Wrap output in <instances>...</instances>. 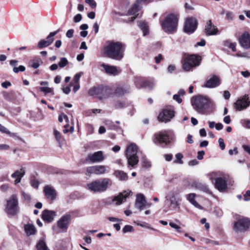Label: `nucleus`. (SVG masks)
Returning a JSON list of instances; mask_svg holds the SVG:
<instances>
[{
  "label": "nucleus",
  "mask_w": 250,
  "mask_h": 250,
  "mask_svg": "<svg viewBox=\"0 0 250 250\" xmlns=\"http://www.w3.org/2000/svg\"><path fill=\"white\" fill-rule=\"evenodd\" d=\"M125 46L120 42L106 41L103 47V52L107 58L120 61L124 56Z\"/></svg>",
  "instance_id": "nucleus-1"
},
{
  "label": "nucleus",
  "mask_w": 250,
  "mask_h": 250,
  "mask_svg": "<svg viewBox=\"0 0 250 250\" xmlns=\"http://www.w3.org/2000/svg\"><path fill=\"white\" fill-rule=\"evenodd\" d=\"M112 181L107 178H101L86 184V188L93 193H101L111 186Z\"/></svg>",
  "instance_id": "nucleus-2"
},
{
  "label": "nucleus",
  "mask_w": 250,
  "mask_h": 250,
  "mask_svg": "<svg viewBox=\"0 0 250 250\" xmlns=\"http://www.w3.org/2000/svg\"><path fill=\"white\" fill-rule=\"evenodd\" d=\"M178 18L174 14H170L167 15L161 24L163 30L167 33L172 34L177 30L178 25Z\"/></svg>",
  "instance_id": "nucleus-3"
},
{
  "label": "nucleus",
  "mask_w": 250,
  "mask_h": 250,
  "mask_svg": "<svg viewBox=\"0 0 250 250\" xmlns=\"http://www.w3.org/2000/svg\"><path fill=\"white\" fill-rule=\"evenodd\" d=\"M138 147L135 144H131L126 149V156L129 165L134 167L138 163L139 159L137 155Z\"/></svg>",
  "instance_id": "nucleus-4"
},
{
  "label": "nucleus",
  "mask_w": 250,
  "mask_h": 250,
  "mask_svg": "<svg viewBox=\"0 0 250 250\" xmlns=\"http://www.w3.org/2000/svg\"><path fill=\"white\" fill-rule=\"evenodd\" d=\"M191 104L193 108L199 113H203L205 107L209 102V99L206 97L198 95L192 98Z\"/></svg>",
  "instance_id": "nucleus-5"
},
{
  "label": "nucleus",
  "mask_w": 250,
  "mask_h": 250,
  "mask_svg": "<svg viewBox=\"0 0 250 250\" xmlns=\"http://www.w3.org/2000/svg\"><path fill=\"white\" fill-rule=\"evenodd\" d=\"M181 199L178 194L174 191L169 192L166 196V202L170 210H177L180 208Z\"/></svg>",
  "instance_id": "nucleus-6"
},
{
  "label": "nucleus",
  "mask_w": 250,
  "mask_h": 250,
  "mask_svg": "<svg viewBox=\"0 0 250 250\" xmlns=\"http://www.w3.org/2000/svg\"><path fill=\"white\" fill-rule=\"evenodd\" d=\"M19 202L17 196L16 194L12 195L7 201L5 208L6 212L10 215L16 214L19 210Z\"/></svg>",
  "instance_id": "nucleus-7"
},
{
  "label": "nucleus",
  "mask_w": 250,
  "mask_h": 250,
  "mask_svg": "<svg viewBox=\"0 0 250 250\" xmlns=\"http://www.w3.org/2000/svg\"><path fill=\"white\" fill-rule=\"evenodd\" d=\"M250 227V220L244 217H240L233 225V229L236 232H244L248 230Z\"/></svg>",
  "instance_id": "nucleus-8"
},
{
  "label": "nucleus",
  "mask_w": 250,
  "mask_h": 250,
  "mask_svg": "<svg viewBox=\"0 0 250 250\" xmlns=\"http://www.w3.org/2000/svg\"><path fill=\"white\" fill-rule=\"evenodd\" d=\"M250 105L249 95L245 94L238 99L234 104V108L239 111L247 108Z\"/></svg>",
  "instance_id": "nucleus-9"
},
{
  "label": "nucleus",
  "mask_w": 250,
  "mask_h": 250,
  "mask_svg": "<svg viewBox=\"0 0 250 250\" xmlns=\"http://www.w3.org/2000/svg\"><path fill=\"white\" fill-rule=\"evenodd\" d=\"M108 167L104 165H96L89 167L86 169V174L90 175L94 174L101 175L106 173L108 171Z\"/></svg>",
  "instance_id": "nucleus-10"
},
{
  "label": "nucleus",
  "mask_w": 250,
  "mask_h": 250,
  "mask_svg": "<svg viewBox=\"0 0 250 250\" xmlns=\"http://www.w3.org/2000/svg\"><path fill=\"white\" fill-rule=\"evenodd\" d=\"M169 139V136L166 130L161 131L154 134L153 142L155 144L159 143L167 145L170 142Z\"/></svg>",
  "instance_id": "nucleus-11"
},
{
  "label": "nucleus",
  "mask_w": 250,
  "mask_h": 250,
  "mask_svg": "<svg viewBox=\"0 0 250 250\" xmlns=\"http://www.w3.org/2000/svg\"><path fill=\"white\" fill-rule=\"evenodd\" d=\"M197 20L194 18L187 19L184 26L185 32L188 34H191L195 31L197 28Z\"/></svg>",
  "instance_id": "nucleus-12"
},
{
  "label": "nucleus",
  "mask_w": 250,
  "mask_h": 250,
  "mask_svg": "<svg viewBox=\"0 0 250 250\" xmlns=\"http://www.w3.org/2000/svg\"><path fill=\"white\" fill-rule=\"evenodd\" d=\"M174 116L173 109H165L159 115L158 119L161 122H167Z\"/></svg>",
  "instance_id": "nucleus-13"
},
{
  "label": "nucleus",
  "mask_w": 250,
  "mask_h": 250,
  "mask_svg": "<svg viewBox=\"0 0 250 250\" xmlns=\"http://www.w3.org/2000/svg\"><path fill=\"white\" fill-rule=\"evenodd\" d=\"M131 193V191L124 190L119 193L118 195L114 196L112 201L115 203L116 205H120L126 201Z\"/></svg>",
  "instance_id": "nucleus-14"
},
{
  "label": "nucleus",
  "mask_w": 250,
  "mask_h": 250,
  "mask_svg": "<svg viewBox=\"0 0 250 250\" xmlns=\"http://www.w3.org/2000/svg\"><path fill=\"white\" fill-rule=\"evenodd\" d=\"M58 32V30L51 32L47 37L46 40H42L39 42L38 47L42 48L50 45L54 41V36H55Z\"/></svg>",
  "instance_id": "nucleus-15"
},
{
  "label": "nucleus",
  "mask_w": 250,
  "mask_h": 250,
  "mask_svg": "<svg viewBox=\"0 0 250 250\" xmlns=\"http://www.w3.org/2000/svg\"><path fill=\"white\" fill-rule=\"evenodd\" d=\"M135 205L137 208L141 211L144 209L146 205L150 207L151 204H147L145 196L143 194L139 193L136 195Z\"/></svg>",
  "instance_id": "nucleus-16"
},
{
  "label": "nucleus",
  "mask_w": 250,
  "mask_h": 250,
  "mask_svg": "<svg viewBox=\"0 0 250 250\" xmlns=\"http://www.w3.org/2000/svg\"><path fill=\"white\" fill-rule=\"evenodd\" d=\"M87 158L90 161L94 163L102 162L104 159V157L102 151L89 153Z\"/></svg>",
  "instance_id": "nucleus-17"
},
{
  "label": "nucleus",
  "mask_w": 250,
  "mask_h": 250,
  "mask_svg": "<svg viewBox=\"0 0 250 250\" xmlns=\"http://www.w3.org/2000/svg\"><path fill=\"white\" fill-rule=\"evenodd\" d=\"M70 218L71 215L69 214L62 216L58 221V227L65 231L68 228Z\"/></svg>",
  "instance_id": "nucleus-18"
},
{
  "label": "nucleus",
  "mask_w": 250,
  "mask_h": 250,
  "mask_svg": "<svg viewBox=\"0 0 250 250\" xmlns=\"http://www.w3.org/2000/svg\"><path fill=\"white\" fill-rule=\"evenodd\" d=\"M221 83L219 78L216 75L213 76L212 77L207 80L204 86L207 88H214L219 86Z\"/></svg>",
  "instance_id": "nucleus-19"
},
{
  "label": "nucleus",
  "mask_w": 250,
  "mask_h": 250,
  "mask_svg": "<svg viewBox=\"0 0 250 250\" xmlns=\"http://www.w3.org/2000/svg\"><path fill=\"white\" fill-rule=\"evenodd\" d=\"M239 42L243 48L250 47V35L248 32L244 33L239 38Z\"/></svg>",
  "instance_id": "nucleus-20"
},
{
  "label": "nucleus",
  "mask_w": 250,
  "mask_h": 250,
  "mask_svg": "<svg viewBox=\"0 0 250 250\" xmlns=\"http://www.w3.org/2000/svg\"><path fill=\"white\" fill-rule=\"evenodd\" d=\"M218 30L217 28L214 25L211 20L207 21L206 27H205V33L207 35H214L218 33Z\"/></svg>",
  "instance_id": "nucleus-21"
},
{
  "label": "nucleus",
  "mask_w": 250,
  "mask_h": 250,
  "mask_svg": "<svg viewBox=\"0 0 250 250\" xmlns=\"http://www.w3.org/2000/svg\"><path fill=\"white\" fill-rule=\"evenodd\" d=\"M215 187L220 191H225L227 188V184L226 180L221 177L215 179Z\"/></svg>",
  "instance_id": "nucleus-22"
},
{
  "label": "nucleus",
  "mask_w": 250,
  "mask_h": 250,
  "mask_svg": "<svg viewBox=\"0 0 250 250\" xmlns=\"http://www.w3.org/2000/svg\"><path fill=\"white\" fill-rule=\"evenodd\" d=\"M183 62H200L202 61L201 57L198 55L184 54L183 57Z\"/></svg>",
  "instance_id": "nucleus-23"
},
{
  "label": "nucleus",
  "mask_w": 250,
  "mask_h": 250,
  "mask_svg": "<svg viewBox=\"0 0 250 250\" xmlns=\"http://www.w3.org/2000/svg\"><path fill=\"white\" fill-rule=\"evenodd\" d=\"M101 66L103 67L106 73L110 75H116L119 74L121 71L120 69L117 68L115 66L105 64L104 63H103Z\"/></svg>",
  "instance_id": "nucleus-24"
},
{
  "label": "nucleus",
  "mask_w": 250,
  "mask_h": 250,
  "mask_svg": "<svg viewBox=\"0 0 250 250\" xmlns=\"http://www.w3.org/2000/svg\"><path fill=\"white\" fill-rule=\"evenodd\" d=\"M56 216V212L52 210H44L42 212V219L47 223L53 221Z\"/></svg>",
  "instance_id": "nucleus-25"
},
{
  "label": "nucleus",
  "mask_w": 250,
  "mask_h": 250,
  "mask_svg": "<svg viewBox=\"0 0 250 250\" xmlns=\"http://www.w3.org/2000/svg\"><path fill=\"white\" fill-rule=\"evenodd\" d=\"M44 192L47 198L54 200L55 198L56 193L55 189L50 185H47L44 188Z\"/></svg>",
  "instance_id": "nucleus-26"
},
{
  "label": "nucleus",
  "mask_w": 250,
  "mask_h": 250,
  "mask_svg": "<svg viewBox=\"0 0 250 250\" xmlns=\"http://www.w3.org/2000/svg\"><path fill=\"white\" fill-rule=\"evenodd\" d=\"M100 95L99 98L100 100L108 97L112 93L111 89L108 87L100 86Z\"/></svg>",
  "instance_id": "nucleus-27"
},
{
  "label": "nucleus",
  "mask_w": 250,
  "mask_h": 250,
  "mask_svg": "<svg viewBox=\"0 0 250 250\" xmlns=\"http://www.w3.org/2000/svg\"><path fill=\"white\" fill-rule=\"evenodd\" d=\"M24 174L25 170L23 168H21L20 170H17L12 174L11 177L13 178L16 179L14 182L15 184H17L21 182V180Z\"/></svg>",
  "instance_id": "nucleus-28"
},
{
  "label": "nucleus",
  "mask_w": 250,
  "mask_h": 250,
  "mask_svg": "<svg viewBox=\"0 0 250 250\" xmlns=\"http://www.w3.org/2000/svg\"><path fill=\"white\" fill-rule=\"evenodd\" d=\"M129 91V88L127 86H119L116 89L115 94L117 96H122Z\"/></svg>",
  "instance_id": "nucleus-29"
},
{
  "label": "nucleus",
  "mask_w": 250,
  "mask_h": 250,
  "mask_svg": "<svg viewBox=\"0 0 250 250\" xmlns=\"http://www.w3.org/2000/svg\"><path fill=\"white\" fill-rule=\"evenodd\" d=\"M24 230L28 236L34 234L36 232V229L32 224H28L24 225Z\"/></svg>",
  "instance_id": "nucleus-30"
},
{
  "label": "nucleus",
  "mask_w": 250,
  "mask_h": 250,
  "mask_svg": "<svg viewBox=\"0 0 250 250\" xmlns=\"http://www.w3.org/2000/svg\"><path fill=\"white\" fill-rule=\"evenodd\" d=\"M196 194L195 193H190L188 195V200L195 207L201 209V206L195 200Z\"/></svg>",
  "instance_id": "nucleus-31"
},
{
  "label": "nucleus",
  "mask_w": 250,
  "mask_h": 250,
  "mask_svg": "<svg viewBox=\"0 0 250 250\" xmlns=\"http://www.w3.org/2000/svg\"><path fill=\"white\" fill-rule=\"evenodd\" d=\"M142 0H137L133 6L128 10V14L131 15H135L139 11V4Z\"/></svg>",
  "instance_id": "nucleus-32"
},
{
  "label": "nucleus",
  "mask_w": 250,
  "mask_h": 250,
  "mask_svg": "<svg viewBox=\"0 0 250 250\" xmlns=\"http://www.w3.org/2000/svg\"><path fill=\"white\" fill-rule=\"evenodd\" d=\"M138 25L143 32L144 36L146 35L148 33L149 27L147 23L145 21H140L138 23Z\"/></svg>",
  "instance_id": "nucleus-33"
},
{
  "label": "nucleus",
  "mask_w": 250,
  "mask_h": 250,
  "mask_svg": "<svg viewBox=\"0 0 250 250\" xmlns=\"http://www.w3.org/2000/svg\"><path fill=\"white\" fill-rule=\"evenodd\" d=\"M114 175L120 180H126L127 179L126 173L120 170H116L114 172Z\"/></svg>",
  "instance_id": "nucleus-34"
},
{
  "label": "nucleus",
  "mask_w": 250,
  "mask_h": 250,
  "mask_svg": "<svg viewBox=\"0 0 250 250\" xmlns=\"http://www.w3.org/2000/svg\"><path fill=\"white\" fill-rule=\"evenodd\" d=\"M200 63H183V68L186 71L192 70L193 69L198 66Z\"/></svg>",
  "instance_id": "nucleus-35"
},
{
  "label": "nucleus",
  "mask_w": 250,
  "mask_h": 250,
  "mask_svg": "<svg viewBox=\"0 0 250 250\" xmlns=\"http://www.w3.org/2000/svg\"><path fill=\"white\" fill-rule=\"evenodd\" d=\"M37 250H49L45 243L42 240H40L37 244Z\"/></svg>",
  "instance_id": "nucleus-36"
},
{
  "label": "nucleus",
  "mask_w": 250,
  "mask_h": 250,
  "mask_svg": "<svg viewBox=\"0 0 250 250\" xmlns=\"http://www.w3.org/2000/svg\"><path fill=\"white\" fill-rule=\"evenodd\" d=\"M141 164L142 167L144 168H148L151 167L150 162L144 157L141 159Z\"/></svg>",
  "instance_id": "nucleus-37"
},
{
  "label": "nucleus",
  "mask_w": 250,
  "mask_h": 250,
  "mask_svg": "<svg viewBox=\"0 0 250 250\" xmlns=\"http://www.w3.org/2000/svg\"><path fill=\"white\" fill-rule=\"evenodd\" d=\"M99 88L100 86L93 87L89 90L88 94L90 96H93L96 95L99 96L100 95Z\"/></svg>",
  "instance_id": "nucleus-38"
},
{
  "label": "nucleus",
  "mask_w": 250,
  "mask_h": 250,
  "mask_svg": "<svg viewBox=\"0 0 250 250\" xmlns=\"http://www.w3.org/2000/svg\"><path fill=\"white\" fill-rule=\"evenodd\" d=\"M58 120L60 122H62L63 120H64L66 122L67 124L64 125V127L66 128L68 126L69 119L66 115H65V114L60 115L59 117Z\"/></svg>",
  "instance_id": "nucleus-39"
},
{
  "label": "nucleus",
  "mask_w": 250,
  "mask_h": 250,
  "mask_svg": "<svg viewBox=\"0 0 250 250\" xmlns=\"http://www.w3.org/2000/svg\"><path fill=\"white\" fill-rule=\"evenodd\" d=\"M192 187H195L200 189H206L207 186L205 185L200 183L194 182L192 184Z\"/></svg>",
  "instance_id": "nucleus-40"
},
{
  "label": "nucleus",
  "mask_w": 250,
  "mask_h": 250,
  "mask_svg": "<svg viewBox=\"0 0 250 250\" xmlns=\"http://www.w3.org/2000/svg\"><path fill=\"white\" fill-rule=\"evenodd\" d=\"M154 85V83L149 81L144 82L143 83V87L148 88L150 89H152Z\"/></svg>",
  "instance_id": "nucleus-41"
},
{
  "label": "nucleus",
  "mask_w": 250,
  "mask_h": 250,
  "mask_svg": "<svg viewBox=\"0 0 250 250\" xmlns=\"http://www.w3.org/2000/svg\"><path fill=\"white\" fill-rule=\"evenodd\" d=\"M175 157L177 159V161H175V163H178L180 164H182L183 162L182 160V159L183 158V155L181 153H177L175 155Z\"/></svg>",
  "instance_id": "nucleus-42"
},
{
  "label": "nucleus",
  "mask_w": 250,
  "mask_h": 250,
  "mask_svg": "<svg viewBox=\"0 0 250 250\" xmlns=\"http://www.w3.org/2000/svg\"><path fill=\"white\" fill-rule=\"evenodd\" d=\"M133 230V228L132 226L130 225H125L124 228L123 229V232L124 233L128 232H132Z\"/></svg>",
  "instance_id": "nucleus-43"
},
{
  "label": "nucleus",
  "mask_w": 250,
  "mask_h": 250,
  "mask_svg": "<svg viewBox=\"0 0 250 250\" xmlns=\"http://www.w3.org/2000/svg\"><path fill=\"white\" fill-rule=\"evenodd\" d=\"M234 15L232 12L227 11L226 19L229 21H232L234 19Z\"/></svg>",
  "instance_id": "nucleus-44"
},
{
  "label": "nucleus",
  "mask_w": 250,
  "mask_h": 250,
  "mask_svg": "<svg viewBox=\"0 0 250 250\" xmlns=\"http://www.w3.org/2000/svg\"><path fill=\"white\" fill-rule=\"evenodd\" d=\"M25 70V68L23 65H20L19 67H14L13 68V71L18 73L19 72H23Z\"/></svg>",
  "instance_id": "nucleus-45"
},
{
  "label": "nucleus",
  "mask_w": 250,
  "mask_h": 250,
  "mask_svg": "<svg viewBox=\"0 0 250 250\" xmlns=\"http://www.w3.org/2000/svg\"><path fill=\"white\" fill-rule=\"evenodd\" d=\"M85 2L93 9L96 7L97 3L94 0H85Z\"/></svg>",
  "instance_id": "nucleus-46"
},
{
  "label": "nucleus",
  "mask_w": 250,
  "mask_h": 250,
  "mask_svg": "<svg viewBox=\"0 0 250 250\" xmlns=\"http://www.w3.org/2000/svg\"><path fill=\"white\" fill-rule=\"evenodd\" d=\"M169 225L171 228L175 229L178 232H182L181 228L179 226L176 225V224L173 222H169Z\"/></svg>",
  "instance_id": "nucleus-47"
},
{
  "label": "nucleus",
  "mask_w": 250,
  "mask_h": 250,
  "mask_svg": "<svg viewBox=\"0 0 250 250\" xmlns=\"http://www.w3.org/2000/svg\"><path fill=\"white\" fill-rule=\"evenodd\" d=\"M83 75V72H81L77 74H76L74 78H73V81H74V83H79V80L81 78V77Z\"/></svg>",
  "instance_id": "nucleus-48"
},
{
  "label": "nucleus",
  "mask_w": 250,
  "mask_h": 250,
  "mask_svg": "<svg viewBox=\"0 0 250 250\" xmlns=\"http://www.w3.org/2000/svg\"><path fill=\"white\" fill-rule=\"evenodd\" d=\"M144 82H143L141 81V79L139 78H136L135 81V83L136 86L138 87H143V83Z\"/></svg>",
  "instance_id": "nucleus-49"
},
{
  "label": "nucleus",
  "mask_w": 250,
  "mask_h": 250,
  "mask_svg": "<svg viewBox=\"0 0 250 250\" xmlns=\"http://www.w3.org/2000/svg\"><path fill=\"white\" fill-rule=\"evenodd\" d=\"M21 194H22V196L23 197L25 201H26L27 202H30V200H31V195L29 194L26 193L24 191H22L21 192Z\"/></svg>",
  "instance_id": "nucleus-50"
},
{
  "label": "nucleus",
  "mask_w": 250,
  "mask_h": 250,
  "mask_svg": "<svg viewBox=\"0 0 250 250\" xmlns=\"http://www.w3.org/2000/svg\"><path fill=\"white\" fill-rule=\"evenodd\" d=\"M0 131L2 133H5L6 134H11L10 131L8 130L4 126L2 125L1 124L0 125Z\"/></svg>",
  "instance_id": "nucleus-51"
},
{
  "label": "nucleus",
  "mask_w": 250,
  "mask_h": 250,
  "mask_svg": "<svg viewBox=\"0 0 250 250\" xmlns=\"http://www.w3.org/2000/svg\"><path fill=\"white\" fill-rule=\"evenodd\" d=\"M54 135H55V138L58 142H60L61 139V134L56 129L54 130Z\"/></svg>",
  "instance_id": "nucleus-52"
},
{
  "label": "nucleus",
  "mask_w": 250,
  "mask_h": 250,
  "mask_svg": "<svg viewBox=\"0 0 250 250\" xmlns=\"http://www.w3.org/2000/svg\"><path fill=\"white\" fill-rule=\"evenodd\" d=\"M41 91H42L45 93H51L52 91V89L48 87H41L40 88Z\"/></svg>",
  "instance_id": "nucleus-53"
},
{
  "label": "nucleus",
  "mask_w": 250,
  "mask_h": 250,
  "mask_svg": "<svg viewBox=\"0 0 250 250\" xmlns=\"http://www.w3.org/2000/svg\"><path fill=\"white\" fill-rule=\"evenodd\" d=\"M219 146L222 150H224L225 148V144L224 140L222 138H219L218 140Z\"/></svg>",
  "instance_id": "nucleus-54"
},
{
  "label": "nucleus",
  "mask_w": 250,
  "mask_h": 250,
  "mask_svg": "<svg viewBox=\"0 0 250 250\" xmlns=\"http://www.w3.org/2000/svg\"><path fill=\"white\" fill-rule=\"evenodd\" d=\"M82 16L81 14H78L74 17V21L75 22H78L82 20Z\"/></svg>",
  "instance_id": "nucleus-55"
},
{
  "label": "nucleus",
  "mask_w": 250,
  "mask_h": 250,
  "mask_svg": "<svg viewBox=\"0 0 250 250\" xmlns=\"http://www.w3.org/2000/svg\"><path fill=\"white\" fill-rule=\"evenodd\" d=\"M73 29H69L66 33V36L68 38H71L73 37L74 34Z\"/></svg>",
  "instance_id": "nucleus-56"
},
{
  "label": "nucleus",
  "mask_w": 250,
  "mask_h": 250,
  "mask_svg": "<svg viewBox=\"0 0 250 250\" xmlns=\"http://www.w3.org/2000/svg\"><path fill=\"white\" fill-rule=\"evenodd\" d=\"M205 155V152L203 150L199 151L198 152L197 158L198 160H202L203 159L204 155Z\"/></svg>",
  "instance_id": "nucleus-57"
},
{
  "label": "nucleus",
  "mask_w": 250,
  "mask_h": 250,
  "mask_svg": "<svg viewBox=\"0 0 250 250\" xmlns=\"http://www.w3.org/2000/svg\"><path fill=\"white\" fill-rule=\"evenodd\" d=\"M227 46H228L229 48H231L233 51L235 52L236 51L235 47L236 43L230 42L228 45H227Z\"/></svg>",
  "instance_id": "nucleus-58"
},
{
  "label": "nucleus",
  "mask_w": 250,
  "mask_h": 250,
  "mask_svg": "<svg viewBox=\"0 0 250 250\" xmlns=\"http://www.w3.org/2000/svg\"><path fill=\"white\" fill-rule=\"evenodd\" d=\"M175 69V66L174 64H170L167 68V71L169 73H172Z\"/></svg>",
  "instance_id": "nucleus-59"
},
{
  "label": "nucleus",
  "mask_w": 250,
  "mask_h": 250,
  "mask_svg": "<svg viewBox=\"0 0 250 250\" xmlns=\"http://www.w3.org/2000/svg\"><path fill=\"white\" fill-rule=\"evenodd\" d=\"M9 146L6 144H0V150H8L9 149Z\"/></svg>",
  "instance_id": "nucleus-60"
},
{
  "label": "nucleus",
  "mask_w": 250,
  "mask_h": 250,
  "mask_svg": "<svg viewBox=\"0 0 250 250\" xmlns=\"http://www.w3.org/2000/svg\"><path fill=\"white\" fill-rule=\"evenodd\" d=\"M173 99L176 101L178 103H181L182 101L180 96L178 94H175L173 96Z\"/></svg>",
  "instance_id": "nucleus-61"
},
{
  "label": "nucleus",
  "mask_w": 250,
  "mask_h": 250,
  "mask_svg": "<svg viewBox=\"0 0 250 250\" xmlns=\"http://www.w3.org/2000/svg\"><path fill=\"white\" fill-rule=\"evenodd\" d=\"M31 185L33 187L37 188H38L39 183L37 181L33 180L31 181Z\"/></svg>",
  "instance_id": "nucleus-62"
},
{
  "label": "nucleus",
  "mask_w": 250,
  "mask_h": 250,
  "mask_svg": "<svg viewBox=\"0 0 250 250\" xmlns=\"http://www.w3.org/2000/svg\"><path fill=\"white\" fill-rule=\"evenodd\" d=\"M242 147L244 150L250 155V146L248 145H244Z\"/></svg>",
  "instance_id": "nucleus-63"
},
{
  "label": "nucleus",
  "mask_w": 250,
  "mask_h": 250,
  "mask_svg": "<svg viewBox=\"0 0 250 250\" xmlns=\"http://www.w3.org/2000/svg\"><path fill=\"white\" fill-rule=\"evenodd\" d=\"M249 196L250 197V190H247L246 192V193L244 195V200L248 201L250 200V198H247V197Z\"/></svg>",
  "instance_id": "nucleus-64"
}]
</instances>
